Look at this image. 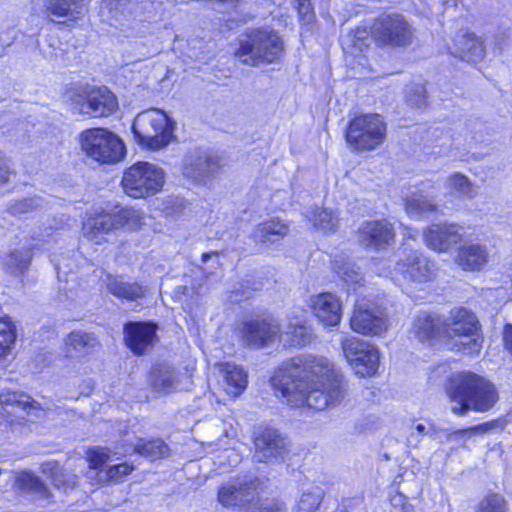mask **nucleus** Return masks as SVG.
Segmentation results:
<instances>
[{"instance_id": "nucleus-1", "label": "nucleus", "mask_w": 512, "mask_h": 512, "mask_svg": "<svg viewBox=\"0 0 512 512\" xmlns=\"http://www.w3.org/2000/svg\"><path fill=\"white\" fill-rule=\"evenodd\" d=\"M270 382L287 404L319 411L339 405L346 394L343 375L323 356L293 357L275 371Z\"/></svg>"}, {"instance_id": "nucleus-2", "label": "nucleus", "mask_w": 512, "mask_h": 512, "mask_svg": "<svg viewBox=\"0 0 512 512\" xmlns=\"http://www.w3.org/2000/svg\"><path fill=\"white\" fill-rule=\"evenodd\" d=\"M447 393L452 403L451 410L457 415H463L468 410L488 411L499 398L490 381L473 373L455 376L447 388Z\"/></svg>"}, {"instance_id": "nucleus-3", "label": "nucleus", "mask_w": 512, "mask_h": 512, "mask_svg": "<svg viewBox=\"0 0 512 512\" xmlns=\"http://www.w3.org/2000/svg\"><path fill=\"white\" fill-rule=\"evenodd\" d=\"M284 53V42L270 27L247 28L238 38L235 56L248 66L277 63Z\"/></svg>"}, {"instance_id": "nucleus-4", "label": "nucleus", "mask_w": 512, "mask_h": 512, "mask_svg": "<svg viewBox=\"0 0 512 512\" xmlns=\"http://www.w3.org/2000/svg\"><path fill=\"white\" fill-rule=\"evenodd\" d=\"M174 127L175 122L163 110L153 108L135 117L132 130L142 147L160 150L174 138Z\"/></svg>"}, {"instance_id": "nucleus-5", "label": "nucleus", "mask_w": 512, "mask_h": 512, "mask_svg": "<svg viewBox=\"0 0 512 512\" xmlns=\"http://www.w3.org/2000/svg\"><path fill=\"white\" fill-rule=\"evenodd\" d=\"M445 337L455 339L453 349L466 354L478 353L482 346L480 324L476 315L465 308H454L442 322Z\"/></svg>"}, {"instance_id": "nucleus-6", "label": "nucleus", "mask_w": 512, "mask_h": 512, "mask_svg": "<svg viewBox=\"0 0 512 512\" xmlns=\"http://www.w3.org/2000/svg\"><path fill=\"white\" fill-rule=\"evenodd\" d=\"M346 142L358 152L372 151L386 139V124L379 114H361L348 124Z\"/></svg>"}, {"instance_id": "nucleus-7", "label": "nucleus", "mask_w": 512, "mask_h": 512, "mask_svg": "<svg viewBox=\"0 0 512 512\" xmlns=\"http://www.w3.org/2000/svg\"><path fill=\"white\" fill-rule=\"evenodd\" d=\"M141 224L138 212L132 208H122L116 213L99 212L91 214L83 222V235L95 244L106 241V235L114 230L126 228L134 230Z\"/></svg>"}, {"instance_id": "nucleus-8", "label": "nucleus", "mask_w": 512, "mask_h": 512, "mask_svg": "<svg viewBox=\"0 0 512 512\" xmlns=\"http://www.w3.org/2000/svg\"><path fill=\"white\" fill-rule=\"evenodd\" d=\"M80 142L83 152L101 164L118 163L126 153L123 141L116 134L103 128L83 131Z\"/></svg>"}, {"instance_id": "nucleus-9", "label": "nucleus", "mask_w": 512, "mask_h": 512, "mask_svg": "<svg viewBox=\"0 0 512 512\" xmlns=\"http://www.w3.org/2000/svg\"><path fill=\"white\" fill-rule=\"evenodd\" d=\"M165 182L164 171L154 164L138 162L127 168L122 177V186L133 198H146L158 193Z\"/></svg>"}, {"instance_id": "nucleus-10", "label": "nucleus", "mask_w": 512, "mask_h": 512, "mask_svg": "<svg viewBox=\"0 0 512 512\" xmlns=\"http://www.w3.org/2000/svg\"><path fill=\"white\" fill-rule=\"evenodd\" d=\"M67 95L80 114L90 117H108L118 108L116 96L105 86L72 88Z\"/></svg>"}, {"instance_id": "nucleus-11", "label": "nucleus", "mask_w": 512, "mask_h": 512, "mask_svg": "<svg viewBox=\"0 0 512 512\" xmlns=\"http://www.w3.org/2000/svg\"><path fill=\"white\" fill-rule=\"evenodd\" d=\"M371 37L379 46L405 47L414 38L412 25L401 14H386L375 19Z\"/></svg>"}, {"instance_id": "nucleus-12", "label": "nucleus", "mask_w": 512, "mask_h": 512, "mask_svg": "<svg viewBox=\"0 0 512 512\" xmlns=\"http://www.w3.org/2000/svg\"><path fill=\"white\" fill-rule=\"evenodd\" d=\"M157 10L154 0H103L100 15L110 23L123 19L150 22L156 18Z\"/></svg>"}, {"instance_id": "nucleus-13", "label": "nucleus", "mask_w": 512, "mask_h": 512, "mask_svg": "<svg viewBox=\"0 0 512 512\" xmlns=\"http://www.w3.org/2000/svg\"><path fill=\"white\" fill-rule=\"evenodd\" d=\"M345 358L357 375L373 376L379 366L378 349L362 339L347 336L341 341Z\"/></svg>"}, {"instance_id": "nucleus-14", "label": "nucleus", "mask_w": 512, "mask_h": 512, "mask_svg": "<svg viewBox=\"0 0 512 512\" xmlns=\"http://www.w3.org/2000/svg\"><path fill=\"white\" fill-rule=\"evenodd\" d=\"M253 460L265 464L284 461L287 442L279 430L272 427H258L253 433Z\"/></svg>"}, {"instance_id": "nucleus-15", "label": "nucleus", "mask_w": 512, "mask_h": 512, "mask_svg": "<svg viewBox=\"0 0 512 512\" xmlns=\"http://www.w3.org/2000/svg\"><path fill=\"white\" fill-rule=\"evenodd\" d=\"M353 331L363 335H381L388 328V316L384 308L371 300H357L350 319Z\"/></svg>"}, {"instance_id": "nucleus-16", "label": "nucleus", "mask_w": 512, "mask_h": 512, "mask_svg": "<svg viewBox=\"0 0 512 512\" xmlns=\"http://www.w3.org/2000/svg\"><path fill=\"white\" fill-rule=\"evenodd\" d=\"M240 332L247 346L260 349L272 344L280 336L281 327L272 316H256L245 320Z\"/></svg>"}, {"instance_id": "nucleus-17", "label": "nucleus", "mask_w": 512, "mask_h": 512, "mask_svg": "<svg viewBox=\"0 0 512 512\" xmlns=\"http://www.w3.org/2000/svg\"><path fill=\"white\" fill-rule=\"evenodd\" d=\"M464 238V228L454 223L433 224L424 232L426 245L438 252H447Z\"/></svg>"}, {"instance_id": "nucleus-18", "label": "nucleus", "mask_w": 512, "mask_h": 512, "mask_svg": "<svg viewBox=\"0 0 512 512\" xmlns=\"http://www.w3.org/2000/svg\"><path fill=\"white\" fill-rule=\"evenodd\" d=\"M157 326L149 322H128L124 326V340L128 348L137 354H145L157 339Z\"/></svg>"}, {"instance_id": "nucleus-19", "label": "nucleus", "mask_w": 512, "mask_h": 512, "mask_svg": "<svg viewBox=\"0 0 512 512\" xmlns=\"http://www.w3.org/2000/svg\"><path fill=\"white\" fill-rule=\"evenodd\" d=\"M358 234L362 245L375 249L389 246L395 237L393 225L385 219L363 222Z\"/></svg>"}, {"instance_id": "nucleus-20", "label": "nucleus", "mask_w": 512, "mask_h": 512, "mask_svg": "<svg viewBox=\"0 0 512 512\" xmlns=\"http://www.w3.org/2000/svg\"><path fill=\"white\" fill-rule=\"evenodd\" d=\"M311 309L315 317L326 327H335L342 319V303L335 294L330 292L313 296Z\"/></svg>"}, {"instance_id": "nucleus-21", "label": "nucleus", "mask_w": 512, "mask_h": 512, "mask_svg": "<svg viewBox=\"0 0 512 512\" xmlns=\"http://www.w3.org/2000/svg\"><path fill=\"white\" fill-rule=\"evenodd\" d=\"M255 481L244 478L223 485L218 493V500L224 506H245L255 495Z\"/></svg>"}, {"instance_id": "nucleus-22", "label": "nucleus", "mask_w": 512, "mask_h": 512, "mask_svg": "<svg viewBox=\"0 0 512 512\" xmlns=\"http://www.w3.org/2000/svg\"><path fill=\"white\" fill-rule=\"evenodd\" d=\"M395 269L413 281L424 282L432 278L435 265L418 251L411 252L405 260L396 264Z\"/></svg>"}, {"instance_id": "nucleus-23", "label": "nucleus", "mask_w": 512, "mask_h": 512, "mask_svg": "<svg viewBox=\"0 0 512 512\" xmlns=\"http://www.w3.org/2000/svg\"><path fill=\"white\" fill-rule=\"evenodd\" d=\"M219 168V160L208 152H197L195 156H190L184 166V175L196 183H206V181Z\"/></svg>"}, {"instance_id": "nucleus-24", "label": "nucleus", "mask_w": 512, "mask_h": 512, "mask_svg": "<svg viewBox=\"0 0 512 512\" xmlns=\"http://www.w3.org/2000/svg\"><path fill=\"white\" fill-rule=\"evenodd\" d=\"M489 261V252L487 246L481 243H465L457 253L455 262L463 270L480 271Z\"/></svg>"}, {"instance_id": "nucleus-25", "label": "nucleus", "mask_w": 512, "mask_h": 512, "mask_svg": "<svg viewBox=\"0 0 512 512\" xmlns=\"http://www.w3.org/2000/svg\"><path fill=\"white\" fill-rule=\"evenodd\" d=\"M450 53L467 62H477L484 58L485 48L475 34L461 31L455 36Z\"/></svg>"}, {"instance_id": "nucleus-26", "label": "nucleus", "mask_w": 512, "mask_h": 512, "mask_svg": "<svg viewBox=\"0 0 512 512\" xmlns=\"http://www.w3.org/2000/svg\"><path fill=\"white\" fill-rule=\"evenodd\" d=\"M65 345L67 358H81L94 351L99 341L94 334L77 330L67 336Z\"/></svg>"}, {"instance_id": "nucleus-27", "label": "nucleus", "mask_w": 512, "mask_h": 512, "mask_svg": "<svg viewBox=\"0 0 512 512\" xmlns=\"http://www.w3.org/2000/svg\"><path fill=\"white\" fill-rule=\"evenodd\" d=\"M289 231L288 225L279 218H270L257 225L253 239L264 245H271L284 238Z\"/></svg>"}, {"instance_id": "nucleus-28", "label": "nucleus", "mask_w": 512, "mask_h": 512, "mask_svg": "<svg viewBox=\"0 0 512 512\" xmlns=\"http://www.w3.org/2000/svg\"><path fill=\"white\" fill-rule=\"evenodd\" d=\"M46 11L55 17H66L76 22L84 16L86 11L85 0H47Z\"/></svg>"}, {"instance_id": "nucleus-29", "label": "nucleus", "mask_w": 512, "mask_h": 512, "mask_svg": "<svg viewBox=\"0 0 512 512\" xmlns=\"http://www.w3.org/2000/svg\"><path fill=\"white\" fill-rule=\"evenodd\" d=\"M444 188L452 197L457 199H473L478 191L474 183L464 174L455 172L444 180Z\"/></svg>"}, {"instance_id": "nucleus-30", "label": "nucleus", "mask_w": 512, "mask_h": 512, "mask_svg": "<svg viewBox=\"0 0 512 512\" xmlns=\"http://www.w3.org/2000/svg\"><path fill=\"white\" fill-rule=\"evenodd\" d=\"M106 287L109 293L127 301L143 298L148 291L146 287L136 282H127L118 277H109Z\"/></svg>"}, {"instance_id": "nucleus-31", "label": "nucleus", "mask_w": 512, "mask_h": 512, "mask_svg": "<svg viewBox=\"0 0 512 512\" xmlns=\"http://www.w3.org/2000/svg\"><path fill=\"white\" fill-rule=\"evenodd\" d=\"M405 211L410 217L420 218L437 210L435 197L412 191L404 199Z\"/></svg>"}, {"instance_id": "nucleus-32", "label": "nucleus", "mask_w": 512, "mask_h": 512, "mask_svg": "<svg viewBox=\"0 0 512 512\" xmlns=\"http://www.w3.org/2000/svg\"><path fill=\"white\" fill-rule=\"evenodd\" d=\"M221 372L228 394L238 396L246 389L248 383L247 373L241 366L234 363H225L222 365Z\"/></svg>"}, {"instance_id": "nucleus-33", "label": "nucleus", "mask_w": 512, "mask_h": 512, "mask_svg": "<svg viewBox=\"0 0 512 512\" xmlns=\"http://www.w3.org/2000/svg\"><path fill=\"white\" fill-rule=\"evenodd\" d=\"M441 329L443 330L442 322L427 312H420L413 323L414 335L420 341L438 336Z\"/></svg>"}, {"instance_id": "nucleus-34", "label": "nucleus", "mask_w": 512, "mask_h": 512, "mask_svg": "<svg viewBox=\"0 0 512 512\" xmlns=\"http://www.w3.org/2000/svg\"><path fill=\"white\" fill-rule=\"evenodd\" d=\"M305 216L313 226L324 233L335 232L339 227V217L336 211L330 209H309Z\"/></svg>"}, {"instance_id": "nucleus-35", "label": "nucleus", "mask_w": 512, "mask_h": 512, "mask_svg": "<svg viewBox=\"0 0 512 512\" xmlns=\"http://www.w3.org/2000/svg\"><path fill=\"white\" fill-rule=\"evenodd\" d=\"M333 270L344 284L348 287L353 285V290L356 289L355 287L357 285L361 286L363 281L362 273L359 268L348 259L342 256L336 257L333 261Z\"/></svg>"}, {"instance_id": "nucleus-36", "label": "nucleus", "mask_w": 512, "mask_h": 512, "mask_svg": "<svg viewBox=\"0 0 512 512\" xmlns=\"http://www.w3.org/2000/svg\"><path fill=\"white\" fill-rule=\"evenodd\" d=\"M324 497L325 491L320 486L311 485L304 488L292 512H316Z\"/></svg>"}, {"instance_id": "nucleus-37", "label": "nucleus", "mask_w": 512, "mask_h": 512, "mask_svg": "<svg viewBox=\"0 0 512 512\" xmlns=\"http://www.w3.org/2000/svg\"><path fill=\"white\" fill-rule=\"evenodd\" d=\"M136 452L151 460L164 458L169 454V447L161 439L145 441L139 439L136 444L129 446L124 453Z\"/></svg>"}, {"instance_id": "nucleus-38", "label": "nucleus", "mask_w": 512, "mask_h": 512, "mask_svg": "<svg viewBox=\"0 0 512 512\" xmlns=\"http://www.w3.org/2000/svg\"><path fill=\"white\" fill-rule=\"evenodd\" d=\"M151 386L160 393H170L175 389V375L168 365H157L152 369Z\"/></svg>"}, {"instance_id": "nucleus-39", "label": "nucleus", "mask_w": 512, "mask_h": 512, "mask_svg": "<svg viewBox=\"0 0 512 512\" xmlns=\"http://www.w3.org/2000/svg\"><path fill=\"white\" fill-rule=\"evenodd\" d=\"M371 31L358 27L342 39L343 49L352 56H358L369 46Z\"/></svg>"}, {"instance_id": "nucleus-40", "label": "nucleus", "mask_w": 512, "mask_h": 512, "mask_svg": "<svg viewBox=\"0 0 512 512\" xmlns=\"http://www.w3.org/2000/svg\"><path fill=\"white\" fill-rule=\"evenodd\" d=\"M51 484L57 488L66 492L68 489H72L77 483V477L73 473L63 471L57 464L47 463L43 467V472L47 473Z\"/></svg>"}, {"instance_id": "nucleus-41", "label": "nucleus", "mask_w": 512, "mask_h": 512, "mask_svg": "<svg viewBox=\"0 0 512 512\" xmlns=\"http://www.w3.org/2000/svg\"><path fill=\"white\" fill-rule=\"evenodd\" d=\"M15 340V326L8 319H0V361L10 355Z\"/></svg>"}, {"instance_id": "nucleus-42", "label": "nucleus", "mask_w": 512, "mask_h": 512, "mask_svg": "<svg viewBox=\"0 0 512 512\" xmlns=\"http://www.w3.org/2000/svg\"><path fill=\"white\" fill-rule=\"evenodd\" d=\"M32 254L29 249L24 251H15L5 258V266L12 274H21L28 269Z\"/></svg>"}, {"instance_id": "nucleus-43", "label": "nucleus", "mask_w": 512, "mask_h": 512, "mask_svg": "<svg viewBox=\"0 0 512 512\" xmlns=\"http://www.w3.org/2000/svg\"><path fill=\"white\" fill-rule=\"evenodd\" d=\"M243 512H287L286 505L276 499H254L245 506Z\"/></svg>"}, {"instance_id": "nucleus-44", "label": "nucleus", "mask_w": 512, "mask_h": 512, "mask_svg": "<svg viewBox=\"0 0 512 512\" xmlns=\"http://www.w3.org/2000/svg\"><path fill=\"white\" fill-rule=\"evenodd\" d=\"M285 336L291 346H304L310 340V329L305 324L297 321L288 325Z\"/></svg>"}, {"instance_id": "nucleus-45", "label": "nucleus", "mask_w": 512, "mask_h": 512, "mask_svg": "<svg viewBox=\"0 0 512 512\" xmlns=\"http://www.w3.org/2000/svg\"><path fill=\"white\" fill-rule=\"evenodd\" d=\"M86 456L89 467L95 470L102 468L106 464L109 465L112 462L111 451L108 448L99 446L91 447L87 450Z\"/></svg>"}, {"instance_id": "nucleus-46", "label": "nucleus", "mask_w": 512, "mask_h": 512, "mask_svg": "<svg viewBox=\"0 0 512 512\" xmlns=\"http://www.w3.org/2000/svg\"><path fill=\"white\" fill-rule=\"evenodd\" d=\"M406 99L409 105L416 108H422L427 104L426 89L421 84L411 85L406 94Z\"/></svg>"}, {"instance_id": "nucleus-47", "label": "nucleus", "mask_w": 512, "mask_h": 512, "mask_svg": "<svg viewBox=\"0 0 512 512\" xmlns=\"http://www.w3.org/2000/svg\"><path fill=\"white\" fill-rule=\"evenodd\" d=\"M134 467L126 462L120 464H109L105 470V479L120 482L133 471Z\"/></svg>"}, {"instance_id": "nucleus-48", "label": "nucleus", "mask_w": 512, "mask_h": 512, "mask_svg": "<svg viewBox=\"0 0 512 512\" xmlns=\"http://www.w3.org/2000/svg\"><path fill=\"white\" fill-rule=\"evenodd\" d=\"M478 512H504V499L497 494L490 495L481 502Z\"/></svg>"}, {"instance_id": "nucleus-49", "label": "nucleus", "mask_w": 512, "mask_h": 512, "mask_svg": "<svg viewBox=\"0 0 512 512\" xmlns=\"http://www.w3.org/2000/svg\"><path fill=\"white\" fill-rule=\"evenodd\" d=\"M432 432H435L434 426L432 424L427 427L425 424L418 423L413 427V430L409 434L408 442L416 445L422 436L430 435Z\"/></svg>"}, {"instance_id": "nucleus-50", "label": "nucleus", "mask_w": 512, "mask_h": 512, "mask_svg": "<svg viewBox=\"0 0 512 512\" xmlns=\"http://www.w3.org/2000/svg\"><path fill=\"white\" fill-rule=\"evenodd\" d=\"M297 10L300 18L310 23L314 18V13L310 0H297Z\"/></svg>"}, {"instance_id": "nucleus-51", "label": "nucleus", "mask_w": 512, "mask_h": 512, "mask_svg": "<svg viewBox=\"0 0 512 512\" xmlns=\"http://www.w3.org/2000/svg\"><path fill=\"white\" fill-rule=\"evenodd\" d=\"M15 484L18 490L22 492L32 491V473L20 472L15 477Z\"/></svg>"}, {"instance_id": "nucleus-52", "label": "nucleus", "mask_w": 512, "mask_h": 512, "mask_svg": "<svg viewBox=\"0 0 512 512\" xmlns=\"http://www.w3.org/2000/svg\"><path fill=\"white\" fill-rule=\"evenodd\" d=\"M0 401L1 403H16L17 405L22 406L24 410L27 408L30 409L31 407L29 396H26L25 400H20L18 399V395L16 393L2 394L0 395Z\"/></svg>"}, {"instance_id": "nucleus-53", "label": "nucleus", "mask_w": 512, "mask_h": 512, "mask_svg": "<svg viewBox=\"0 0 512 512\" xmlns=\"http://www.w3.org/2000/svg\"><path fill=\"white\" fill-rule=\"evenodd\" d=\"M34 500H48L51 496L50 491L48 490L47 486L36 476H34Z\"/></svg>"}, {"instance_id": "nucleus-54", "label": "nucleus", "mask_w": 512, "mask_h": 512, "mask_svg": "<svg viewBox=\"0 0 512 512\" xmlns=\"http://www.w3.org/2000/svg\"><path fill=\"white\" fill-rule=\"evenodd\" d=\"M13 171L6 159L0 157V185L9 182Z\"/></svg>"}, {"instance_id": "nucleus-55", "label": "nucleus", "mask_w": 512, "mask_h": 512, "mask_svg": "<svg viewBox=\"0 0 512 512\" xmlns=\"http://www.w3.org/2000/svg\"><path fill=\"white\" fill-rule=\"evenodd\" d=\"M252 295V291L248 288L245 289H237L231 292L229 296L232 302H240L244 299H249Z\"/></svg>"}, {"instance_id": "nucleus-56", "label": "nucleus", "mask_w": 512, "mask_h": 512, "mask_svg": "<svg viewBox=\"0 0 512 512\" xmlns=\"http://www.w3.org/2000/svg\"><path fill=\"white\" fill-rule=\"evenodd\" d=\"M504 341L506 349L512 354V327L505 330Z\"/></svg>"}, {"instance_id": "nucleus-57", "label": "nucleus", "mask_w": 512, "mask_h": 512, "mask_svg": "<svg viewBox=\"0 0 512 512\" xmlns=\"http://www.w3.org/2000/svg\"><path fill=\"white\" fill-rule=\"evenodd\" d=\"M215 253L214 252H210V253H203L202 255V261L203 262H207L211 257L212 255H214Z\"/></svg>"}, {"instance_id": "nucleus-58", "label": "nucleus", "mask_w": 512, "mask_h": 512, "mask_svg": "<svg viewBox=\"0 0 512 512\" xmlns=\"http://www.w3.org/2000/svg\"><path fill=\"white\" fill-rule=\"evenodd\" d=\"M57 23H58V25H61V26H66V25H68V24H67V22H57Z\"/></svg>"}, {"instance_id": "nucleus-59", "label": "nucleus", "mask_w": 512, "mask_h": 512, "mask_svg": "<svg viewBox=\"0 0 512 512\" xmlns=\"http://www.w3.org/2000/svg\"><path fill=\"white\" fill-rule=\"evenodd\" d=\"M33 409H34V412H35V411H36V409H37V406H36V402H35V401H34Z\"/></svg>"}, {"instance_id": "nucleus-60", "label": "nucleus", "mask_w": 512, "mask_h": 512, "mask_svg": "<svg viewBox=\"0 0 512 512\" xmlns=\"http://www.w3.org/2000/svg\"><path fill=\"white\" fill-rule=\"evenodd\" d=\"M391 274H392V273H391V272H389V273H386V274H385V276H386V277H389Z\"/></svg>"}]
</instances>
